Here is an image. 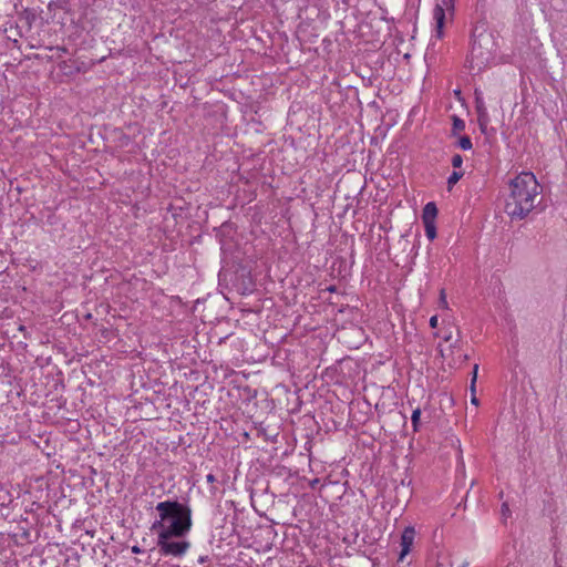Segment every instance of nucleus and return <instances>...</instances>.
<instances>
[{"instance_id":"nucleus-28","label":"nucleus","mask_w":567,"mask_h":567,"mask_svg":"<svg viewBox=\"0 0 567 567\" xmlns=\"http://www.w3.org/2000/svg\"><path fill=\"white\" fill-rule=\"evenodd\" d=\"M336 290H337L336 286H330L328 288V291H330V292H334Z\"/></svg>"},{"instance_id":"nucleus-25","label":"nucleus","mask_w":567,"mask_h":567,"mask_svg":"<svg viewBox=\"0 0 567 567\" xmlns=\"http://www.w3.org/2000/svg\"><path fill=\"white\" fill-rule=\"evenodd\" d=\"M430 326L432 328H436L437 327V316H433L430 318Z\"/></svg>"},{"instance_id":"nucleus-33","label":"nucleus","mask_w":567,"mask_h":567,"mask_svg":"<svg viewBox=\"0 0 567 567\" xmlns=\"http://www.w3.org/2000/svg\"><path fill=\"white\" fill-rule=\"evenodd\" d=\"M467 565H468V563H463V564H461V565H460V566H457V567H467Z\"/></svg>"},{"instance_id":"nucleus-22","label":"nucleus","mask_w":567,"mask_h":567,"mask_svg":"<svg viewBox=\"0 0 567 567\" xmlns=\"http://www.w3.org/2000/svg\"><path fill=\"white\" fill-rule=\"evenodd\" d=\"M511 514H512V513H511V509H509L508 504H507V503H503V504H502V516H503V517H505V518H507V517H509V516H511Z\"/></svg>"},{"instance_id":"nucleus-16","label":"nucleus","mask_w":567,"mask_h":567,"mask_svg":"<svg viewBox=\"0 0 567 567\" xmlns=\"http://www.w3.org/2000/svg\"><path fill=\"white\" fill-rule=\"evenodd\" d=\"M477 123H478L481 132L483 134H487V125L489 123V115H485V118H483V115H478Z\"/></svg>"},{"instance_id":"nucleus-36","label":"nucleus","mask_w":567,"mask_h":567,"mask_svg":"<svg viewBox=\"0 0 567 567\" xmlns=\"http://www.w3.org/2000/svg\"><path fill=\"white\" fill-rule=\"evenodd\" d=\"M16 506H18V503H14V505H12L10 508H11V509H14V508H16Z\"/></svg>"},{"instance_id":"nucleus-19","label":"nucleus","mask_w":567,"mask_h":567,"mask_svg":"<svg viewBox=\"0 0 567 567\" xmlns=\"http://www.w3.org/2000/svg\"><path fill=\"white\" fill-rule=\"evenodd\" d=\"M0 516H1L2 518H4V519H9V520H12V522H16V520H17V517L11 515V508H10V506H8V509H2V511H0Z\"/></svg>"},{"instance_id":"nucleus-9","label":"nucleus","mask_w":567,"mask_h":567,"mask_svg":"<svg viewBox=\"0 0 567 567\" xmlns=\"http://www.w3.org/2000/svg\"><path fill=\"white\" fill-rule=\"evenodd\" d=\"M13 504V497L11 493L0 485V511L8 509V506Z\"/></svg>"},{"instance_id":"nucleus-1","label":"nucleus","mask_w":567,"mask_h":567,"mask_svg":"<svg viewBox=\"0 0 567 567\" xmlns=\"http://www.w3.org/2000/svg\"><path fill=\"white\" fill-rule=\"evenodd\" d=\"M509 188L505 212L512 219L522 220L535 208V199L540 194V186L532 172H522L511 179Z\"/></svg>"},{"instance_id":"nucleus-3","label":"nucleus","mask_w":567,"mask_h":567,"mask_svg":"<svg viewBox=\"0 0 567 567\" xmlns=\"http://www.w3.org/2000/svg\"><path fill=\"white\" fill-rule=\"evenodd\" d=\"M495 42L493 34L487 32L484 24L475 25L472 32V48L466 58L465 65L471 70L485 69L493 59Z\"/></svg>"},{"instance_id":"nucleus-2","label":"nucleus","mask_w":567,"mask_h":567,"mask_svg":"<svg viewBox=\"0 0 567 567\" xmlns=\"http://www.w3.org/2000/svg\"><path fill=\"white\" fill-rule=\"evenodd\" d=\"M156 519L151 525V532H171L188 534L193 526V511L188 501L169 498L155 506Z\"/></svg>"},{"instance_id":"nucleus-27","label":"nucleus","mask_w":567,"mask_h":567,"mask_svg":"<svg viewBox=\"0 0 567 567\" xmlns=\"http://www.w3.org/2000/svg\"><path fill=\"white\" fill-rule=\"evenodd\" d=\"M441 302H443L444 305H446L444 290H442V291H441Z\"/></svg>"},{"instance_id":"nucleus-30","label":"nucleus","mask_w":567,"mask_h":567,"mask_svg":"<svg viewBox=\"0 0 567 567\" xmlns=\"http://www.w3.org/2000/svg\"><path fill=\"white\" fill-rule=\"evenodd\" d=\"M53 218H54V215H50V216H49V223H50V225H53Z\"/></svg>"},{"instance_id":"nucleus-12","label":"nucleus","mask_w":567,"mask_h":567,"mask_svg":"<svg viewBox=\"0 0 567 567\" xmlns=\"http://www.w3.org/2000/svg\"><path fill=\"white\" fill-rule=\"evenodd\" d=\"M424 225L425 235L430 240L436 238V226L435 221H422Z\"/></svg>"},{"instance_id":"nucleus-21","label":"nucleus","mask_w":567,"mask_h":567,"mask_svg":"<svg viewBox=\"0 0 567 567\" xmlns=\"http://www.w3.org/2000/svg\"><path fill=\"white\" fill-rule=\"evenodd\" d=\"M206 481H207V483H209V484H214V483L216 482V477H215V475H214V474L209 473V474L206 476ZM216 489H217V488H216L214 485H212V487H210V493H212V494H215V493H216Z\"/></svg>"},{"instance_id":"nucleus-7","label":"nucleus","mask_w":567,"mask_h":567,"mask_svg":"<svg viewBox=\"0 0 567 567\" xmlns=\"http://www.w3.org/2000/svg\"><path fill=\"white\" fill-rule=\"evenodd\" d=\"M437 213L436 204L434 202H429L423 208L422 221H435Z\"/></svg>"},{"instance_id":"nucleus-10","label":"nucleus","mask_w":567,"mask_h":567,"mask_svg":"<svg viewBox=\"0 0 567 567\" xmlns=\"http://www.w3.org/2000/svg\"><path fill=\"white\" fill-rule=\"evenodd\" d=\"M477 371H478V364H475L473 368L472 378H471V391H472L471 402H472V404H474L476 406L478 405V399L475 395V383H476V379H477Z\"/></svg>"},{"instance_id":"nucleus-17","label":"nucleus","mask_w":567,"mask_h":567,"mask_svg":"<svg viewBox=\"0 0 567 567\" xmlns=\"http://www.w3.org/2000/svg\"><path fill=\"white\" fill-rule=\"evenodd\" d=\"M59 69L65 74V71L74 69V62L71 60H63L59 62Z\"/></svg>"},{"instance_id":"nucleus-6","label":"nucleus","mask_w":567,"mask_h":567,"mask_svg":"<svg viewBox=\"0 0 567 567\" xmlns=\"http://www.w3.org/2000/svg\"><path fill=\"white\" fill-rule=\"evenodd\" d=\"M415 529L412 526L404 528L401 535V551L399 555V561H402L404 557L410 553L414 542Z\"/></svg>"},{"instance_id":"nucleus-15","label":"nucleus","mask_w":567,"mask_h":567,"mask_svg":"<svg viewBox=\"0 0 567 567\" xmlns=\"http://www.w3.org/2000/svg\"><path fill=\"white\" fill-rule=\"evenodd\" d=\"M420 417H421V409L417 408L412 412L411 422L414 432H419L420 430Z\"/></svg>"},{"instance_id":"nucleus-8","label":"nucleus","mask_w":567,"mask_h":567,"mask_svg":"<svg viewBox=\"0 0 567 567\" xmlns=\"http://www.w3.org/2000/svg\"><path fill=\"white\" fill-rule=\"evenodd\" d=\"M474 102H475V110L478 115H483V118H485V115H488L487 109L485 105V101L483 97V93L478 91L477 89L474 92Z\"/></svg>"},{"instance_id":"nucleus-23","label":"nucleus","mask_w":567,"mask_h":567,"mask_svg":"<svg viewBox=\"0 0 567 567\" xmlns=\"http://www.w3.org/2000/svg\"><path fill=\"white\" fill-rule=\"evenodd\" d=\"M231 229H233V225L230 223L226 221L220 226L219 233H221L224 235V234H226V231L231 230Z\"/></svg>"},{"instance_id":"nucleus-14","label":"nucleus","mask_w":567,"mask_h":567,"mask_svg":"<svg viewBox=\"0 0 567 567\" xmlns=\"http://www.w3.org/2000/svg\"><path fill=\"white\" fill-rule=\"evenodd\" d=\"M464 173L462 171H453L452 174L447 178V188L449 190L463 177Z\"/></svg>"},{"instance_id":"nucleus-11","label":"nucleus","mask_w":567,"mask_h":567,"mask_svg":"<svg viewBox=\"0 0 567 567\" xmlns=\"http://www.w3.org/2000/svg\"><path fill=\"white\" fill-rule=\"evenodd\" d=\"M452 121H453V124H452V135L453 136L457 135L460 132L465 130V122L462 118H460L457 115H453Z\"/></svg>"},{"instance_id":"nucleus-32","label":"nucleus","mask_w":567,"mask_h":567,"mask_svg":"<svg viewBox=\"0 0 567 567\" xmlns=\"http://www.w3.org/2000/svg\"><path fill=\"white\" fill-rule=\"evenodd\" d=\"M317 483H318V480H317V478H316V480H313V481L311 482V484H310V485H311V487H315V485H317Z\"/></svg>"},{"instance_id":"nucleus-35","label":"nucleus","mask_w":567,"mask_h":567,"mask_svg":"<svg viewBox=\"0 0 567 567\" xmlns=\"http://www.w3.org/2000/svg\"><path fill=\"white\" fill-rule=\"evenodd\" d=\"M16 506H18V503H14V505H12L10 508H11V509H14V508H16Z\"/></svg>"},{"instance_id":"nucleus-26","label":"nucleus","mask_w":567,"mask_h":567,"mask_svg":"<svg viewBox=\"0 0 567 567\" xmlns=\"http://www.w3.org/2000/svg\"><path fill=\"white\" fill-rule=\"evenodd\" d=\"M142 551H143V549H142V548H140V547H138V546H136V545L132 547V553H133V554H141Z\"/></svg>"},{"instance_id":"nucleus-24","label":"nucleus","mask_w":567,"mask_h":567,"mask_svg":"<svg viewBox=\"0 0 567 567\" xmlns=\"http://www.w3.org/2000/svg\"><path fill=\"white\" fill-rule=\"evenodd\" d=\"M51 51L55 50L58 52H60L61 54H65L68 53V49L65 47H50L49 48Z\"/></svg>"},{"instance_id":"nucleus-20","label":"nucleus","mask_w":567,"mask_h":567,"mask_svg":"<svg viewBox=\"0 0 567 567\" xmlns=\"http://www.w3.org/2000/svg\"><path fill=\"white\" fill-rule=\"evenodd\" d=\"M83 65H84V63H81V65L80 64L74 65V69L65 71V75L72 76V75L83 72L84 71Z\"/></svg>"},{"instance_id":"nucleus-4","label":"nucleus","mask_w":567,"mask_h":567,"mask_svg":"<svg viewBox=\"0 0 567 567\" xmlns=\"http://www.w3.org/2000/svg\"><path fill=\"white\" fill-rule=\"evenodd\" d=\"M156 534V545L162 556L183 557L190 547V543L184 539L188 534L171 532H161Z\"/></svg>"},{"instance_id":"nucleus-29","label":"nucleus","mask_w":567,"mask_h":567,"mask_svg":"<svg viewBox=\"0 0 567 567\" xmlns=\"http://www.w3.org/2000/svg\"><path fill=\"white\" fill-rule=\"evenodd\" d=\"M53 218H54V215H50V216H49V223H50V225H53Z\"/></svg>"},{"instance_id":"nucleus-34","label":"nucleus","mask_w":567,"mask_h":567,"mask_svg":"<svg viewBox=\"0 0 567 567\" xmlns=\"http://www.w3.org/2000/svg\"><path fill=\"white\" fill-rule=\"evenodd\" d=\"M16 506H18V503H14V505H12L10 508H11V509H14V508H16Z\"/></svg>"},{"instance_id":"nucleus-13","label":"nucleus","mask_w":567,"mask_h":567,"mask_svg":"<svg viewBox=\"0 0 567 567\" xmlns=\"http://www.w3.org/2000/svg\"><path fill=\"white\" fill-rule=\"evenodd\" d=\"M456 146L460 147L463 151H470L473 147V143L470 136L463 135L460 136Z\"/></svg>"},{"instance_id":"nucleus-5","label":"nucleus","mask_w":567,"mask_h":567,"mask_svg":"<svg viewBox=\"0 0 567 567\" xmlns=\"http://www.w3.org/2000/svg\"><path fill=\"white\" fill-rule=\"evenodd\" d=\"M455 0H442L441 4H436L433 10V17L435 20V37L441 39L443 37V28L445 23V11L454 10Z\"/></svg>"},{"instance_id":"nucleus-31","label":"nucleus","mask_w":567,"mask_h":567,"mask_svg":"<svg viewBox=\"0 0 567 567\" xmlns=\"http://www.w3.org/2000/svg\"><path fill=\"white\" fill-rule=\"evenodd\" d=\"M451 339H452L451 333H450L449 336H445V337H444V341H445V342L450 341Z\"/></svg>"},{"instance_id":"nucleus-18","label":"nucleus","mask_w":567,"mask_h":567,"mask_svg":"<svg viewBox=\"0 0 567 567\" xmlns=\"http://www.w3.org/2000/svg\"><path fill=\"white\" fill-rule=\"evenodd\" d=\"M451 164L454 168H460L463 164V157L460 154H454L452 156Z\"/></svg>"}]
</instances>
